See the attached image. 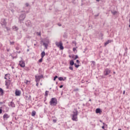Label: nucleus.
I'll return each instance as SVG.
<instances>
[{"mask_svg": "<svg viewBox=\"0 0 130 130\" xmlns=\"http://www.w3.org/2000/svg\"><path fill=\"white\" fill-rule=\"evenodd\" d=\"M72 119L74 121H78V110L76 109L74 110L72 114Z\"/></svg>", "mask_w": 130, "mask_h": 130, "instance_id": "f257e3e1", "label": "nucleus"}, {"mask_svg": "<svg viewBox=\"0 0 130 130\" xmlns=\"http://www.w3.org/2000/svg\"><path fill=\"white\" fill-rule=\"evenodd\" d=\"M55 44L57 47H59L61 50H63V46H62V42L61 41L60 42H56Z\"/></svg>", "mask_w": 130, "mask_h": 130, "instance_id": "f03ea898", "label": "nucleus"}, {"mask_svg": "<svg viewBox=\"0 0 130 130\" xmlns=\"http://www.w3.org/2000/svg\"><path fill=\"white\" fill-rule=\"evenodd\" d=\"M57 104V100L56 98H52L50 102V105H56Z\"/></svg>", "mask_w": 130, "mask_h": 130, "instance_id": "7ed1b4c3", "label": "nucleus"}, {"mask_svg": "<svg viewBox=\"0 0 130 130\" xmlns=\"http://www.w3.org/2000/svg\"><path fill=\"white\" fill-rule=\"evenodd\" d=\"M25 18H26V14H21L19 17V21L20 22H22V21H24Z\"/></svg>", "mask_w": 130, "mask_h": 130, "instance_id": "20e7f679", "label": "nucleus"}, {"mask_svg": "<svg viewBox=\"0 0 130 130\" xmlns=\"http://www.w3.org/2000/svg\"><path fill=\"white\" fill-rule=\"evenodd\" d=\"M43 78V76H36V83L39 82V81H40V79Z\"/></svg>", "mask_w": 130, "mask_h": 130, "instance_id": "39448f33", "label": "nucleus"}, {"mask_svg": "<svg viewBox=\"0 0 130 130\" xmlns=\"http://www.w3.org/2000/svg\"><path fill=\"white\" fill-rule=\"evenodd\" d=\"M45 40H46V43L44 42L43 45L45 46L46 48H47V46H48V44L49 43V40H48V39H45Z\"/></svg>", "mask_w": 130, "mask_h": 130, "instance_id": "423d86ee", "label": "nucleus"}, {"mask_svg": "<svg viewBox=\"0 0 130 130\" xmlns=\"http://www.w3.org/2000/svg\"><path fill=\"white\" fill-rule=\"evenodd\" d=\"M110 70L109 69H106L105 72H104V75L105 76H107V75H109L110 74Z\"/></svg>", "mask_w": 130, "mask_h": 130, "instance_id": "0eeeda50", "label": "nucleus"}, {"mask_svg": "<svg viewBox=\"0 0 130 130\" xmlns=\"http://www.w3.org/2000/svg\"><path fill=\"white\" fill-rule=\"evenodd\" d=\"M19 66H20L21 68H25V62L23 61H20Z\"/></svg>", "mask_w": 130, "mask_h": 130, "instance_id": "6e6552de", "label": "nucleus"}, {"mask_svg": "<svg viewBox=\"0 0 130 130\" xmlns=\"http://www.w3.org/2000/svg\"><path fill=\"white\" fill-rule=\"evenodd\" d=\"M15 94L16 96H20L21 95V91H20V90H16Z\"/></svg>", "mask_w": 130, "mask_h": 130, "instance_id": "1a4fd4ad", "label": "nucleus"}, {"mask_svg": "<svg viewBox=\"0 0 130 130\" xmlns=\"http://www.w3.org/2000/svg\"><path fill=\"white\" fill-rule=\"evenodd\" d=\"M9 117H10V116H9V115H8V114H5L3 116V118H6V119H8V118H9Z\"/></svg>", "mask_w": 130, "mask_h": 130, "instance_id": "9d476101", "label": "nucleus"}, {"mask_svg": "<svg viewBox=\"0 0 130 130\" xmlns=\"http://www.w3.org/2000/svg\"><path fill=\"white\" fill-rule=\"evenodd\" d=\"M26 26H27V27L31 26V22H30V21H27L26 22Z\"/></svg>", "mask_w": 130, "mask_h": 130, "instance_id": "9b49d317", "label": "nucleus"}, {"mask_svg": "<svg viewBox=\"0 0 130 130\" xmlns=\"http://www.w3.org/2000/svg\"><path fill=\"white\" fill-rule=\"evenodd\" d=\"M112 42V41L111 40H108L105 43V46H106V45H107V44L111 43Z\"/></svg>", "mask_w": 130, "mask_h": 130, "instance_id": "f8f14e48", "label": "nucleus"}, {"mask_svg": "<svg viewBox=\"0 0 130 130\" xmlns=\"http://www.w3.org/2000/svg\"><path fill=\"white\" fill-rule=\"evenodd\" d=\"M96 113H100L101 112V110L100 108H98L95 110Z\"/></svg>", "mask_w": 130, "mask_h": 130, "instance_id": "ddd939ff", "label": "nucleus"}, {"mask_svg": "<svg viewBox=\"0 0 130 130\" xmlns=\"http://www.w3.org/2000/svg\"><path fill=\"white\" fill-rule=\"evenodd\" d=\"M41 56H42V58H43L44 56H45V52L43 51L41 53Z\"/></svg>", "mask_w": 130, "mask_h": 130, "instance_id": "4468645a", "label": "nucleus"}, {"mask_svg": "<svg viewBox=\"0 0 130 130\" xmlns=\"http://www.w3.org/2000/svg\"><path fill=\"white\" fill-rule=\"evenodd\" d=\"M70 66H74V64H75V62H74V60H71L70 61Z\"/></svg>", "mask_w": 130, "mask_h": 130, "instance_id": "2eb2a0df", "label": "nucleus"}, {"mask_svg": "<svg viewBox=\"0 0 130 130\" xmlns=\"http://www.w3.org/2000/svg\"><path fill=\"white\" fill-rule=\"evenodd\" d=\"M36 115V112H35V111H33L31 112V116H35Z\"/></svg>", "mask_w": 130, "mask_h": 130, "instance_id": "dca6fc26", "label": "nucleus"}, {"mask_svg": "<svg viewBox=\"0 0 130 130\" xmlns=\"http://www.w3.org/2000/svg\"><path fill=\"white\" fill-rule=\"evenodd\" d=\"M4 94V90L3 89L0 88V95H3Z\"/></svg>", "mask_w": 130, "mask_h": 130, "instance_id": "f3484780", "label": "nucleus"}, {"mask_svg": "<svg viewBox=\"0 0 130 130\" xmlns=\"http://www.w3.org/2000/svg\"><path fill=\"white\" fill-rule=\"evenodd\" d=\"M58 80L59 81H64V79H63V78L62 77H59Z\"/></svg>", "mask_w": 130, "mask_h": 130, "instance_id": "a211bd4d", "label": "nucleus"}, {"mask_svg": "<svg viewBox=\"0 0 130 130\" xmlns=\"http://www.w3.org/2000/svg\"><path fill=\"white\" fill-rule=\"evenodd\" d=\"M30 83V81H28V80H26L25 82V83L26 84V85H29Z\"/></svg>", "mask_w": 130, "mask_h": 130, "instance_id": "6ab92c4d", "label": "nucleus"}, {"mask_svg": "<svg viewBox=\"0 0 130 130\" xmlns=\"http://www.w3.org/2000/svg\"><path fill=\"white\" fill-rule=\"evenodd\" d=\"M13 28L15 29L16 31H17L18 30V27L17 26H13Z\"/></svg>", "mask_w": 130, "mask_h": 130, "instance_id": "aec40b11", "label": "nucleus"}, {"mask_svg": "<svg viewBox=\"0 0 130 130\" xmlns=\"http://www.w3.org/2000/svg\"><path fill=\"white\" fill-rule=\"evenodd\" d=\"M74 65H75V68H78L80 67V65H77V64H76V63H75Z\"/></svg>", "mask_w": 130, "mask_h": 130, "instance_id": "412c9836", "label": "nucleus"}, {"mask_svg": "<svg viewBox=\"0 0 130 130\" xmlns=\"http://www.w3.org/2000/svg\"><path fill=\"white\" fill-rule=\"evenodd\" d=\"M6 24H7V23L6 22V20H3V23L2 24V25H6Z\"/></svg>", "mask_w": 130, "mask_h": 130, "instance_id": "4be33fe9", "label": "nucleus"}, {"mask_svg": "<svg viewBox=\"0 0 130 130\" xmlns=\"http://www.w3.org/2000/svg\"><path fill=\"white\" fill-rule=\"evenodd\" d=\"M74 58V60H76V59H77V58H79V56H78V55H76L75 56V57Z\"/></svg>", "mask_w": 130, "mask_h": 130, "instance_id": "5701e85b", "label": "nucleus"}, {"mask_svg": "<svg viewBox=\"0 0 130 130\" xmlns=\"http://www.w3.org/2000/svg\"><path fill=\"white\" fill-rule=\"evenodd\" d=\"M48 91H46L45 92V96H48Z\"/></svg>", "mask_w": 130, "mask_h": 130, "instance_id": "b1692460", "label": "nucleus"}, {"mask_svg": "<svg viewBox=\"0 0 130 130\" xmlns=\"http://www.w3.org/2000/svg\"><path fill=\"white\" fill-rule=\"evenodd\" d=\"M69 69L71 70V71H73L74 70V68H73V67H69Z\"/></svg>", "mask_w": 130, "mask_h": 130, "instance_id": "393cba45", "label": "nucleus"}, {"mask_svg": "<svg viewBox=\"0 0 130 130\" xmlns=\"http://www.w3.org/2000/svg\"><path fill=\"white\" fill-rule=\"evenodd\" d=\"M8 76H9V75H8V74L5 75V79L6 80L8 79V78H7V77H8Z\"/></svg>", "mask_w": 130, "mask_h": 130, "instance_id": "a878e982", "label": "nucleus"}, {"mask_svg": "<svg viewBox=\"0 0 130 130\" xmlns=\"http://www.w3.org/2000/svg\"><path fill=\"white\" fill-rule=\"evenodd\" d=\"M57 78H58L57 76H55L53 79L54 81H55V80H56V79H57Z\"/></svg>", "mask_w": 130, "mask_h": 130, "instance_id": "bb28decb", "label": "nucleus"}, {"mask_svg": "<svg viewBox=\"0 0 130 130\" xmlns=\"http://www.w3.org/2000/svg\"><path fill=\"white\" fill-rule=\"evenodd\" d=\"M43 58H41L39 60V62H42Z\"/></svg>", "mask_w": 130, "mask_h": 130, "instance_id": "cd10ccee", "label": "nucleus"}, {"mask_svg": "<svg viewBox=\"0 0 130 130\" xmlns=\"http://www.w3.org/2000/svg\"><path fill=\"white\" fill-rule=\"evenodd\" d=\"M25 6H26V7H29V4L26 3Z\"/></svg>", "mask_w": 130, "mask_h": 130, "instance_id": "c85d7f7f", "label": "nucleus"}, {"mask_svg": "<svg viewBox=\"0 0 130 130\" xmlns=\"http://www.w3.org/2000/svg\"><path fill=\"white\" fill-rule=\"evenodd\" d=\"M5 85H6V86H9V84L8 83V82L6 81V84H5Z\"/></svg>", "mask_w": 130, "mask_h": 130, "instance_id": "c756f323", "label": "nucleus"}, {"mask_svg": "<svg viewBox=\"0 0 130 130\" xmlns=\"http://www.w3.org/2000/svg\"><path fill=\"white\" fill-rule=\"evenodd\" d=\"M14 43H15V42H10V44H11V45L14 44Z\"/></svg>", "mask_w": 130, "mask_h": 130, "instance_id": "7c9ffc66", "label": "nucleus"}, {"mask_svg": "<svg viewBox=\"0 0 130 130\" xmlns=\"http://www.w3.org/2000/svg\"><path fill=\"white\" fill-rule=\"evenodd\" d=\"M76 48H73V51L75 52V51H76Z\"/></svg>", "mask_w": 130, "mask_h": 130, "instance_id": "2f4dec72", "label": "nucleus"}, {"mask_svg": "<svg viewBox=\"0 0 130 130\" xmlns=\"http://www.w3.org/2000/svg\"><path fill=\"white\" fill-rule=\"evenodd\" d=\"M76 62H77V63H80V61L79 60H77Z\"/></svg>", "mask_w": 130, "mask_h": 130, "instance_id": "473e14b6", "label": "nucleus"}, {"mask_svg": "<svg viewBox=\"0 0 130 130\" xmlns=\"http://www.w3.org/2000/svg\"><path fill=\"white\" fill-rule=\"evenodd\" d=\"M16 50H19V47H16Z\"/></svg>", "mask_w": 130, "mask_h": 130, "instance_id": "72a5a7b5", "label": "nucleus"}, {"mask_svg": "<svg viewBox=\"0 0 130 130\" xmlns=\"http://www.w3.org/2000/svg\"><path fill=\"white\" fill-rule=\"evenodd\" d=\"M11 106H12V107H15V105H14L13 104L11 103Z\"/></svg>", "mask_w": 130, "mask_h": 130, "instance_id": "f704fd0d", "label": "nucleus"}, {"mask_svg": "<svg viewBox=\"0 0 130 130\" xmlns=\"http://www.w3.org/2000/svg\"><path fill=\"white\" fill-rule=\"evenodd\" d=\"M2 112H3V110L0 109V114H2Z\"/></svg>", "mask_w": 130, "mask_h": 130, "instance_id": "c9c22d12", "label": "nucleus"}, {"mask_svg": "<svg viewBox=\"0 0 130 130\" xmlns=\"http://www.w3.org/2000/svg\"><path fill=\"white\" fill-rule=\"evenodd\" d=\"M39 83V82H37L36 86L37 87H38Z\"/></svg>", "mask_w": 130, "mask_h": 130, "instance_id": "e433bc0d", "label": "nucleus"}, {"mask_svg": "<svg viewBox=\"0 0 130 130\" xmlns=\"http://www.w3.org/2000/svg\"><path fill=\"white\" fill-rule=\"evenodd\" d=\"M6 29H7V31H10V28L6 27Z\"/></svg>", "mask_w": 130, "mask_h": 130, "instance_id": "4c0bfd02", "label": "nucleus"}, {"mask_svg": "<svg viewBox=\"0 0 130 130\" xmlns=\"http://www.w3.org/2000/svg\"><path fill=\"white\" fill-rule=\"evenodd\" d=\"M53 121L54 123H55V122H56V120L54 119V120H53Z\"/></svg>", "mask_w": 130, "mask_h": 130, "instance_id": "58836bf2", "label": "nucleus"}, {"mask_svg": "<svg viewBox=\"0 0 130 130\" xmlns=\"http://www.w3.org/2000/svg\"><path fill=\"white\" fill-rule=\"evenodd\" d=\"M123 95H124V94H125V90H124V91H123Z\"/></svg>", "mask_w": 130, "mask_h": 130, "instance_id": "ea45409f", "label": "nucleus"}, {"mask_svg": "<svg viewBox=\"0 0 130 130\" xmlns=\"http://www.w3.org/2000/svg\"><path fill=\"white\" fill-rule=\"evenodd\" d=\"M74 91H79V89L77 88L76 89H74Z\"/></svg>", "mask_w": 130, "mask_h": 130, "instance_id": "a19ab883", "label": "nucleus"}, {"mask_svg": "<svg viewBox=\"0 0 130 130\" xmlns=\"http://www.w3.org/2000/svg\"><path fill=\"white\" fill-rule=\"evenodd\" d=\"M63 87V85H60V86H59V88H62Z\"/></svg>", "mask_w": 130, "mask_h": 130, "instance_id": "79ce46f5", "label": "nucleus"}, {"mask_svg": "<svg viewBox=\"0 0 130 130\" xmlns=\"http://www.w3.org/2000/svg\"><path fill=\"white\" fill-rule=\"evenodd\" d=\"M38 35H39V36H40V35H41V34L40 32Z\"/></svg>", "mask_w": 130, "mask_h": 130, "instance_id": "37998d69", "label": "nucleus"}, {"mask_svg": "<svg viewBox=\"0 0 130 130\" xmlns=\"http://www.w3.org/2000/svg\"><path fill=\"white\" fill-rule=\"evenodd\" d=\"M102 127L103 128V129H104V126H103Z\"/></svg>", "mask_w": 130, "mask_h": 130, "instance_id": "c03bdc74", "label": "nucleus"}, {"mask_svg": "<svg viewBox=\"0 0 130 130\" xmlns=\"http://www.w3.org/2000/svg\"><path fill=\"white\" fill-rule=\"evenodd\" d=\"M58 26H61V25L60 24H59Z\"/></svg>", "mask_w": 130, "mask_h": 130, "instance_id": "a18cd8bd", "label": "nucleus"}, {"mask_svg": "<svg viewBox=\"0 0 130 130\" xmlns=\"http://www.w3.org/2000/svg\"><path fill=\"white\" fill-rule=\"evenodd\" d=\"M96 2H100V0H96Z\"/></svg>", "mask_w": 130, "mask_h": 130, "instance_id": "49530a36", "label": "nucleus"}, {"mask_svg": "<svg viewBox=\"0 0 130 130\" xmlns=\"http://www.w3.org/2000/svg\"><path fill=\"white\" fill-rule=\"evenodd\" d=\"M34 45H35V46H36V44H35Z\"/></svg>", "mask_w": 130, "mask_h": 130, "instance_id": "de8ad7c7", "label": "nucleus"}, {"mask_svg": "<svg viewBox=\"0 0 130 130\" xmlns=\"http://www.w3.org/2000/svg\"><path fill=\"white\" fill-rule=\"evenodd\" d=\"M27 51H29V49H28L27 50Z\"/></svg>", "mask_w": 130, "mask_h": 130, "instance_id": "09e8293b", "label": "nucleus"}, {"mask_svg": "<svg viewBox=\"0 0 130 130\" xmlns=\"http://www.w3.org/2000/svg\"><path fill=\"white\" fill-rule=\"evenodd\" d=\"M118 130H121V129L119 128V129H118Z\"/></svg>", "mask_w": 130, "mask_h": 130, "instance_id": "8fccbe9b", "label": "nucleus"}, {"mask_svg": "<svg viewBox=\"0 0 130 130\" xmlns=\"http://www.w3.org/2000/svg\"><path fill=\"white\" fill-rule=\"evenodd\" d=\"M100 122H102V121L100 120Z\"/></svg>", "mask_w": 130, "mask_h": 130, "instance_id": "3c124183", "label": "nucleus"}, {"mask_svg": "<svg viewBox=\"0 0 130 130\" xmlns=\"http://www.w3.org/2000/svg\"><path fill=\"white\" fill-rule=\"evenodd\" d=\"M129 27L130 28V24L129 25Z\"/></svg>", "mask_w": 130, "mask_h": 130, "instance_id": "603ef678", "label": "nucleus"}, {"mask_svg": "<svg viewBox=\"0 0 130 130\" xmlns=\"http://www.w3.org/2000/svg\"><path fill=\"white\" fill-rule=\"evenodd\" d=\"M103 124L104 125V124H105V123H103Z\"/></svg>", "mask_w": 130, "mask_h": 130, "instance_id": "864d4df0", "label": "nucleus"}, {"mask_svg": "<svg viewBox=\"0 0 130 130\" xmlns=\"http://www.w3.org/2000/svg\"><path fill=\"white\" fill-rule=\"evenodd\" d=\"M73 58H74V57H72Z\"/></svg>", "mask_w": 130, "mask_h": 130, "instance_id": "5fc2aeb1", "label": "nucleus"}]
</instances>
